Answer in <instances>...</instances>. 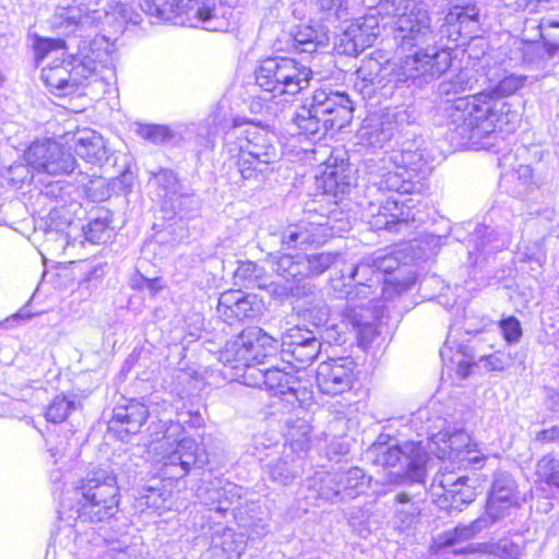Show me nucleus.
<instances>
[{
    "label": "nucleus",
    "instance_id": "nucleus-1",
    "mask_svg": "<svg viewBox=\"0 0 559 559\" xmlns=\"http://www.w3.org/2000/svg\"><path fill=\"white\" fill-rule=\"evenodd\" d=\"M393 37L399 48L408 52L400 60L396 81L421 86L451 67V52L442 48L443 33L432 27L430 15L420 3L406 0L403 8H396Z\"/></svg>",
    "mask_w": 559,
    "mask_h": 559
},
{
    "label": "nucleus",
    "instance_id": "nucleus-2",
    "mask_svg": "<svg viewBox=\"0 0 559 559\" xmlns=\"http://www.w3.org/2000/svg\"><path fill=\"white\" fill-rule=\"evenodd\" d=\"M68 45L63 39L38 38L34 44L36 62L52 57L51 63L43 68L45 83L59 94L73 93L85 80L96 75L103 50L97 39L82 40L78 51L71 53L61 64L55 63L59 55L64 56Z\"/></svg>",
    "mask_w": 559,
    "mask_h": 559
},
{
    "label": "nucleus",
    "instance_id": "nucleus-3",
    "mask_svg": "<svg viewBox=\"0 0 559 559\" xmlns=\"http://www.w3.org/2000/svg\"><path fill=\"white\" fill-rule=\"evenodd\" d=\"M368 191H395L400 194L420 192L423 179L431 171V163L425 150L416 143L373 157L366 164Z\"/></svg>",
    "mask_w": 559,
    "mask_h": 559
},
{
    "label": "nucleus",
    "instance_id": "nucleus-4",
    "mask_svg": "<svg viewBox=\"0 0 559 559\" xmlns=\"http://www.w3.org/2000/svg\"><path fill=\"white\" fill-rule=\"evenodd\" d=\"M225 145L237 158L236 167L243 182L260 186L272 174L278 159L277 150L266 130L247 123H235L226 133Z\"/></svg>",
    "mask_w": 559,
    "mask_h": 559
},
{
    "label": "nucleus",
    "instance_id": "nucleus-5",
    "mask_svg": "<svg viewBox=\"0 0 559 559\" xmlns=\"http://www.w3.org/2000/svg\"><path fill=\"white\" fill-rule=\"evenodd\" d=\"M354 104L345 92L318 88L306 98L290 119L294 131L308 140H320L329 131H338L353 118Z\"/></svg>",
    "mask_w": 559,
    "mask_h": 559
},
{
    "label": "nucleus",
    "instance_id": "nucleus-6",
    "mask_svg": "<svg viewBox=\"0 0 559 559\" xmlns=\"http://www.w3.org/2000/svg\"><path fill=\"white\" fill-rule=\"evenodd\" d=\"M159 411L153 416L157 417V421L152 420L148 425L147 431L152 442L163 443L160 449V462L166 469V474L170 477L182 478L192 467H202L205 462V453L201 444L191 437H185L180 440L176 438L182 432V427L178 421H174L167 416L171 413L173 406L167 401H162L157 407Z\"/></svg>",
    "mask_w": 559,
    "mask_h": 559
},
{
    "label": "nucleus",
    "instance_id": "nucleus-7",
    "mask_svg": "<svg viewBox=\"0 0 559 559\" xmlns=\"http://www.w3.org/2000/svg\"><path fill=\"white\" fill-rule=\"evenodd\" d=\"M444 108L448 127L459 134L461 139L476 141L486 138L497 129L498 122H508L514 118L502 103H492L486 94H473L471 97H459L453 102H445Z\"/></svg>",
    "mask_w": 559,
    "mask_h": 559
},
{
    "label": "nucleus",
    "instance_id": "nucleus-8",
    "mask_svg": "<svg viewBox=\"0 0 559 559\" xmlns=\"http://www.w3.org/2000/svg\"><path fill=\"white\" fill-rule=\"evenodd\" d=\"M147 14L162 21L210 32L227 27L219 0H140Z\"/></svg>",
    "mask_w": 559,
    "mask_h": 559
},
{
    "label": "nucleus",
    "instance_id": "nucleus-9",
    "mask_svg": "<svg viewBox=\"0 0 559 559\" xmlns=\"http://www.w3.org/2000/svg\"><path fill=\"white\" fill-rule=\"evenodd\" d=\"M78 491L82 497L75 511L79 522L96 524L117 513L120 490L114 472L105 468L88 472Z\"/></svg>",
    "mask_w": 559,
    "mask_h": 559
},
{
    "label": "nucleus",
    "instance_id": "nucleus-10",
    "mask_svg": "<svg viewBox=\"0 0 559 559\" xmlns=\"http://www.w3.org/2000/svg\"><path fill=\"white\" fill-rule=\"evenodd\" d=\"M255 82L273 96H295L310 85L312 70L288 57H270L255 68Z\"/></svg>",
    "mask_w": 559,
    "mask_h": 559
},
{
    "label": "nucleus",
    "instance_id": "nucleus-11",
    "mask_svg": "<svg viewBox=\"0 0 559 559\" xmlns=\"http://www.w3.org/2000/svg\"><path fill=\"white\" fill-rule=\"evenodd\" d=\"M373 463L379 466H405L402 478L423 484L426 478L428 453L421 442L407 441L399 444L389 436L381 435L369 449Z\"/></svg>",
    "mask_w": 559,
    "mask_h": 559
},
{
    "label": "nucleus",
    "instance_id": "nucleus-12",
    "mask_svg": "<svg viewBox=\"0 0 559 559\" xmlns=\"http://www.w3.org/2000/svg\"><path fill=\"white\" fill-rule=\"evenodd\" d=\"M263 384L274 396H280L287 404L304 406L312 400V383L305 371L294 366L280 368L272 366L259 370V380L253 385Z\"/></svg>",
    "mask_w": 559,
    "mask_h": 559
},
{
    "label": "nucleus",
    "instance_id": "nucleus-13",
    "mask_svg": "<svg viewBox=\"0 0 559 559\" xmlns=\"http://www.w3.org/2000/svg\"><path fill=\"white\" fill-rule=\"evenodd\" d=\"M425 448L427 452L440 460L459 461L474 468L480 467L486 459L485 455L479 454L465 429L456 425H449L438 432H432Z\"/></svg>",
    "mask_w": 559,
    "mask_h": 559
},
{
    "label": "nucleus",
    "instance_id": "nucleus-14",
    "mask_svg": "<svg viewBox=\"0 0 559 559\" xmlns=\"http://www.w3.org/2000/svg\"><path fill=\"white\" fill-rule=\"evenodd\" d=\"M25 159L36 171L50 176L73 175L78 167L70 148L50 140L33 143L25 153Z\"/></svg>",
    "mask_w": 559,
    "mask_h": 559
},
{
    "label": "nucleus",
    "instance_id": "nucleus-15",
    "mask_svg": "<svg viewBox=\"0 0 559 559\" xmlns=\"http://www.w3.org/2000/svg\"><path fill=\"white\" fill-rule=\"evenodd\" d=\"M414 121V111L409 109L388 110L365 119L359 138L362 144L370 148H382L404 126H409Z\"/></svg>",
    "mask_w": 559,
    "mask_h": 559
},
{
    "label": "nucleus",
    "instance_id": "nucleus-16",
    "mask_svg": "<svg viewBox=\"0 0 559 559\" xmlns=\"http://www.w3.org/2000/svg\"><path fill=\"white\" fill-rule=\"evenodd\" d=\"M365 215L372 228L393 233H401L411 222L416 221L413 209L394 197H389L379 204L370 202Z\"/></svg>",
    "mask_w": 559,
    "mask_h": 559
},
{
    "label": "nucleus",
    "instance_id": "nucleus-17",
    "mask_svg": "<svg viewBox=\"0 0 559 559\" xmlns=\"http://www.w3.org/2000/svg\"><path fill=\"white\" fill-rule=\"evenodd\" d=\"M468 481L464 476L453 479L452 475H442L441 478H435L432 489L438 508L452 514L461 512L464 506L472 503L476 498V490Z\"/></svg>",
    "mask_w": 559,
    "mask_h": 559
},
{
    "label": "nucleus",
    "instance_id": "nucleus-18",
    "mask_svg": "<svg viewBox=\"0 0 559 559\" xmlns=\"http://www.w3.org/2000/svg\"><path fill=\"white\" fill-rule=\"evenodd\" d=\"M355 362L350 358L323 361L318 366L317 384L326 395H337L348 391L354 381Z\"/></svg>",
    "mask_w": 559,
    "mask_h": 559
},
{
    "label": "nucleus",
    "instance_id": "nucleus-19",
    "mask_svg": "<svg viewBox=\"0 0 559 559\" xmlns=\"http://www.w3.org/2000/svg\"><path fill=\"white\" fill-rule=\"evenodd\" d=\"M486 81L490 83V85L478 94H486L492 103H502L509 109L508 114H513L514 118L508 122H498L500 124V130L512 131L515 129V126L519 121V112L512 108V105L504 100L506 97L513 95L519 90H521L525 82L526 76L520 74H506L502 78L490 76L486 74ZM504 114L507 110L503 109Z\"/></svg>",
    "mask_w": 559,
    "mask_h": 559
},
{
    "label": "nucleus",
    "instance_id": "nucleus-20",
    "mask_svg": "<svg viewBox=\"0 0 559 559\" xmlns=\"http://www.w3.org/2000/svg\"><path fill=\"white\" fill-rule=\"evenodd\" d=\"M158 406V402H152L147 406L138 401H131L127 405H118L114 408L109 428L120 435H134L140 431L150 415L159 414Z\"/></svg>",
    "mask_w": 559,
    "mask_h": 559
},
{
    "label": "nucleus",
    "instance_id": "nucleus-21",
    "mask_svg": "<svg viewBox=\"0 0 559 559\" xmlns=\"http://www.w3.org/2000/svg\"><path fill=\"white\" fill-rule=\"evenodd\" d=\"M515 502L516 484L514 479L509 473H497L487 499L486 514L491 519V522H497L509 513L510 508Z\"/></svg>",
    "mask_w": 559,
    "mask_h": 559
},
{
    "label": "nucleus",
    "instance_id": "nucleus-22",
    "mask_svg": "<svg viewBox=\"0 0 559 559\" xmlns=\"http://www.w3.org/2000/svg\"><path fill=\"white\" fill-rule=\"evenodd\" d=\"M272 235L280 238L284 248L297 249L309 245H321L325 241L328 234L323 223L300 221L282 227Z\"/></svg>",
    "mask_w": 559,
    "mask_h": 559
},
{
    "label": "nucleus",
    "instance_id": "nucleus-23",
    "mask_svg": "<svg viewBox=\"0 0 559 559\" xmlns=\"http://www.w3.org/2000/svg\"><path fill=\"white\" fill-rule=\"evenodd\" d=\"M72 5L67 8H59L57 19L60 20L59 26L75 32L78 29H85L93 24L99 22L103 15L107 16L108 13H102L95 9L103 0H71Z\"/></svg>",
    "mask_w": 559,
    "mask_h": 559
},
{
    "label": "nucleus",
    "instance_id": "nucleus-24",
    "mask_svg": "<svg viewBox=\"0 0 559 559\" xmlns=\"http://www.w3.org/2000/svg\"><path fill=\"white\" fill-rule=\"evenodd\" d=\"M377 271L382 275V295L385 299H392L411 288L414 284L412 276L400 277L403 273L400 261L394 254H372Z\"/></svg>",
    "mask_w": 559,
    "mask_h": 559
},
{
    "label": "nucleus",
    "instance_id": "nucleus-25",
    "mask_svg": "<svg viewBox=\"0 0 559 559\" xmlns=\"http://www.w3.org/2000/svg\"><path fill=\"white\" fill-rule=\"evenodd\" d=\"M479 10L475 5L454 7L444 17L441 33H447L449 39L457 40L465 35L472 37L478 31Z\"/></svg>",
    "mask_w": 559,
    "mask_h": 559
},
{
    "label": "nucleus",
    "instance_id": "nucleus-26",
    "mask_svg": "<svg viewBox=\"0 0 559 559\" xmlns=\"http://www.w3.org/2000/svg\"><path fill=\"white\" fill-rule=\"evenodd\" d=\"M378 22L374 16H365L352 23L343 33L341 44L348 55L358 53L370 47L378 36Z\"/></svg>",
    "mask_w": 559,
    "mask_h": 559
},
{
    "label": "nucleus",
    "instance_id": "nucleus-27",
    "mask_svg": "<svg viewBox=\"0 0 559 559\" xmlns=\"http://www.w3.org/2000/svg\"><path fill=\"white\" fill-rule=\"evenodd\" d=\"M254 300V296L245 295L240 290L224 292L216 310L225 322L231 324L235 320L241 321L255 316Z\"/></svg>",
    "mask_w": 559,
    "mask_h": 559
},
{
    "label": "nucleus",
    "instance_id": "nucleus-28",
    "mask_svg": "<svg viewBox=\"0 0 559 559\" xmlns=\"http://www.w3.org/2000/svg\"><path fill=\"white\" fill-rule=\"evenodd\" d=\"M259 335L258 326L245 329L236 340L226 343L221 360L235 369L245 368L246 377H251L248 344H251V340L257 341Z\"/></svg>",
    "mask_w": 559,
    "mask_h": 559
},
{
    "label": "nucleus",
    "instance_id": "nucleus-29",
    "mask_svg": "<svg viewBox=\"0 0 559 559\" xmlns=\"http://www.w3.org/2000/svg\"><path fill=\"white\" fill-rule=\"evenodd\" d=\"M393 68L386 62H381L376 58H366L361 60L359 68L356 71L357 81L355 86L361 93L370 95L376 88L383 87L389 81L388 76L391 75Z\"/></svg>",
    "mask_w": 559,
    "mask_h": 559
},
{
    "label": "nucleus",
    "instance_id": "nucleus-30",
    "mask_svg": "<svg viewBox=\"0 0 559 559\" xmlns=\"http://www.w3.org/2000/svg\"><path fill=\"white\" fill-rule=\"evenodd\" d=\"M483 78L478 69L474 67H464L449 79L443 80L438 85V94L444 102H453L463 97L466 92L475 90Z\"/></svg>",
    "mask_w": 559,
    "mask_h": 559
},
{
    "label": "nucleus",
    "instance_id": "nucleus-31",
    "mask_svg": "<svg viewBox=\"0 0 559 559\" xmlns=\"http://www.w3.org/2000/svg\"><path fill=\"white\" fill-rule=\"evenodd\" d=\"M76 154L86 163L103 165L108 160V150L100 134L91 129L78 131L73 138Z\"/></svg>",
    "mask_w": 559,
    "mask_h": 559
},
{
    "label": "nucleus",
    "instance_id": "nucleus-32",
    "mask_svg": "<svg viewBox=\"0 0 559 559\" xmlns=\"http://www.w3.org/2000/svg\"><path fill=\"white\" fill-rule=\"evenodd\" d=\"M493 522L485 513L468 524H459L453 530L439 534L431 546L432 549L439 551L441 549L455 546L460 543L469 540L478 535L481 531L489 527Z\"/></svg>",
    "mask_w": 559,
    "mask_h": 559
},
{
    "label": "nucleus",
    "instance_id": "nucleus-33",
    "mask_svg": "<svg viewBox=\"0 0 559 559\" xmlns=\"http://www.w3.org/2000/svg\"><path fill=\"white\" fill-rule=\"evenodd\" d=\"M348 278L356 286V296L361 295L362 298H369L374 294L373 287L382 284V275L377 271L372 255L365 257L359 263L353 266L348 273Z\"/></svg>",
    "mask_w": 559,
    "mask_h": 559
},
{
    "label": "nucleus",
    "instance_id": "nucleus-34",
    "mask_svg": "<svg viewBox=\"0 0 559 559\" xmlns=\"http://www.w3.org/2000/svg\"><path fill=\"white\" fill-rule=\"evenodd\" d=\"M423 499L419 493L400 491L394 496L393 510L395 518L404 525L415 523L421 513Z\"/></svg>",
    "mask_w": 559,
    "mask_h": 559
},
{
    "label": "nucleus",
    "instance_id": "nucleus-35",
    "mask_svg": "<svg viewBox=\"0 0 559 559\" xmlns=\"http://www.w3.org/2000/svg\"><path fill=\"white\" fill-rule=\"evenodd\" d=\"M346 304L342 308V317H343V323L350 324L355 330H357L359 333H368L372 330V326L370 324L371 313L370 310L365 308V305L361 304H354L355 298H357L356 293L353 290L348 292L346 295ZM358 298H361V295L358 296Z\"/></svg>",
    "mask_w": 559,
    "mask_h": 559
},
{
    "label": "nucleus",
    "instance_id": "nucleus-36",
    "mask_svg": "<svg viewBox=\"0 0 559 559\" xmlns=\"http://www.w3.org/2000/svg\"><path fill=\"white\" fill-rule=\"evenodd\" d=\"M258 331L260 332V335L257 336L258 340H251V344H248V349L250 354L249 361L251 369L250 376L254 378L259 377L260 370L257 369L254 366L263 364L267 357L272 356L276 352L278 346V340L269 335L259 326Z\"/></svg>",
    "mask_w": 559,
    "mask_h": 559
},
{
    "label": "nucleus",
    "instance_id": "nucleus-37",
    "mask_svg": "<svg viewBox=\"0 0 559 559\" xmlns=\"http://www.w3.org/2000/svg\"><path fill=\"white\" fill-rule=\"evenodd\" d=\"M341 500L354 499L364 493L370 485L371 478L359 467L340 471Z\"/></svg>",
    "mask_w": 559,
    "mask_h": 559
},
{
    "label": "nucleus",
    "instance_id": "nucleus-38",
    "mask_svg": "<svg viewBox=\"0 0 559 559\" xmlns=\"http://www.w3.org/2000/svg\"><path fill=\"white\" fill-rule=\"evenodd\" d=\"M354 181V176L348 166L328 165L324 171V187L326 192L345 194L349 191Z\"/></svg>",
    "mask_w": 559,
    "mask_h": 559
},
{
    "label": "nucleus",
    "instance_id": "nucleus-39",
    "mask_svg": "<svg viewBox=\"0 0 559 559\" xmlns=\"http://www.w3.org/2000/svg\"><path fill=\"white\" fill-rule=\"evenodd\" d=\"M321 342L318 337L304 343V345L293 347L290 350L282 353L283 359L288 366H293V361L299 364L294 366L296 370L305 371V367L310 365L320 354Z\"/></svg>",
    "mask_w": 559,
    "mask_h": 559
},
{
    "label": "nucleus",
    "instance_id": "nucleus-40",
    "mask_svg": "<svg viewBox=\"0 0 559 559\" xmlns=\"http://www.w3.org/2000/svg\"><path fill=\"white\" fill-rule=\"evenodd\" d=\"M286 440L290 443L294 452H304L309 449L310 444V424L302 418L292 419L286 421Z\"/></svg>",
    "mask_w": 559,
    "mask_h": 559
},
{
    "label": "nucleus",
    "instance_id": "nucleus-41",
    "mask_svg": "<svg viewBox=\"0 0 559 559\" xmlns=\"http://www.w3.org/2000/svg\"><path fill=\"white\" fill-rule=\"evenodd\" d=\"M235 284L241 287L264 288V270L252 261L240 262L234 272Z\"/></svg>",
    "mask_w": 559,
    "mask_h": 559
},
{
    "label": "nucleus",
    "instance_id": "nucleus-42",
    "mask_svg": "<svg viewBox=\"0 0 559 559\" xmlns=\"http://www.w3.org/2000/svg\"><path fill=\"white\" fill-rule=\"evenodd\" d=\"M338 472L318 473L312 479V485L317 488L318 495L329 501L341 500V484Z\"/></svg>",
    "mask_w": 559,
    "mask_h": 559
},
{
    "label": "nucleus",
    "instance_id": "nucleus-43",
    "mask_svg": "<svg viewBox=\"0 0 559 559\" xmlns=\"http://www.w3.org/2000/svg\"><path fill=\"white\" fill-rule=\"evenodd\" d=\"M504 178H511L512 180L518 181L512 191L516 197L524 195L530 190L538 187L540 182L539 177L534 173V169L530 165H520L518 169L513 170L511 174H507Z\"/></svg>",
    "mask_w": 559,
    "mask_h": 559
},
{
    "label": "nucleus",
    "instance_id": "nucleus-44",
    "mask_svg": "<svg viewBox=\"0 0 559 559\" xmlns=\"http://www.w3.org/2000/svg\"><path fill=\"white\" fill-rule=\"evenodd\" d=\"M323 40L320 39L318 32L311 26H300L293 34V48L300 53H313Z\"/></svg>",
    "mask_w": 559,
    "mask_h": 559
},
{
    "label": "nucleus",
    "instance_id": "nucleus-45",
    "mask_svg": "<svg viewBox=\"0 0 559 559\" xmlns=\"http://www.w3.org/2000/svg\"><path fill=\"white\" fill-rule=\"evenodd\" d=\"M478 550L500 559H521L523 556V547L510 539H501L498 543L490 544H478Z\"/></svg>",
    "mask_w": 559,
    "mask_h": 559
},
{
    "label": "nucleus",
    "instance_id": "nucleus-46",
    "mask_svg": "<svg viewBox=\"0 0 559 559\" xmlns=\"http://www.w3.org/2000/svg\"><path fill=\"white\" fill-rule=\"evenodd\" d=\"M495 238V233L492 229H489L487 226H477L475 228V231L473 234L472 241L474 242V251H469V257L475 253L476 254V261L479 255L484 254L489 255L496 251H499L501 249L498 245H491Z\"/></svg>",
    "mask_w": 559,
    "mask_h": 559
},
{
    "label": "nucleus",
    "instance_id": "nucleus-47",
    "mask_svg": "<svg viewBox=\"0 0 559 559\" xmlns=\"http://www.w3.org/2000/svg\"><path fill=\"white\" fill-rule=\"evenodd\" d=\"M135 132L153 144H166L175 138V132L165 124L139 123Z\"/></svg>",
    "mask_w": 559,
    "mask_h": 559
},
{
    "label": "nucleus",
    "instance_id": "nucleus-48",
    "mask_svg": "<svg viewBox=\"0 0 559 559\" xmlns=\"http://www.w3.org/2000/svg\"><path fill=\"white\" fill-rule=\"evenodd\" d=\"M76 408V402L74 399H70L66 395H57L48 405L45 417L50 423H62L64 421L71 412Z\"/></svg>",
    "mask_w": 559,
    "mask_h": 559
},
{
    "label": "nucleus",
    "instance_id": "nucleus-49",
    "mask_svg": "<svg viewBox=\"0 0 559 559\" xmlns=\"http://www.w3.org/2000/svg\"><path fill=\"white\" fill-rule=\"evenodd\" d=\"M336 257L337 254L330 252L304 254L307 278L323 274L335 262Z\"/></svg>",
    "mask_w": 559,
    "mask_h": 559
},
{
    "label": "nucleus",
    "instance_id": "nucleus-50",
    "mask_svg": "<svg viewBox=\"0 0 559 559\" xmlns=\"http://www.w3.org/2000/svg\"><path fill=\"white\" fill-rule=\"evenodd\" d=\"M109 224L110 218L108 212H105L103 216H96L90 221V223L83 227L86 240L93 243H100L109 238Z\"/></svg>",
    "mask_w": 559,
    "mask_h": 559
},
{
    "label": "nucleus",
    "instance_id": "nucleus-51",
    "mask_svg": "<svg viewBox=\"0 0 559 559\" xmlns=\"http://www.w3.org/2000/svg\"><path fill=\"white\" fill-rule=\"evenodd\" d=\"M269 474L274 483L281 486H287L293 483L298 472L294 468L292 462L285 457L270 464Z\"/></svg>",
    "mask_w": 559,
    "mask_h": 559
},
{
    "label": "nucleus",
    "instance_id": "nucleus-52",
    "mask_svg": "<svg viewBox=\"0 0 559 559\" xmlns=\"http://www.w3.org/2000/svg\"><path fill=\"white\" fill-rule=\"evenodd\" d=\"M316 337L314 333L310 330H305L299 325L292 326L281 335L282 353L290 350L293 347L304 345V343Z\"/></svg>",
    "mask_w": 559,
    "mask_h": 559
},
{
    "label": "nucleus",
    "instance_id": "nucleus-53",
    "mask_svg": "<svg viewBox=\"0 0 559 559\" xmlns=\"http://www.w3.org/2000/svg\"><path fill=\"white\" fill-rule=\"evenodd\" d=\"M536 473L540 480L548 485L559 487V460L550 455L544 456L537 463Z\"/></svg>",
    "mask_w": 559,
    "mask_h": 559
},
{
    "label": "nucleus",
    "instance_id": "nucleus-54",
    "mask_svg": "<svg viewBox=\"0 0 559 559\" xmlns=\"http://www.w3.org/2000/svg\"><path fill=\"white\" fill-rule=\"evenodd\" d=\"M154 180L158 189L159 197L173 198L179 191V181L176 174L169 169H160L154 175Z\"/></svg>",
    "mask_w": 559,
    "mask_h": 559
},
{
    "label": "nucleus",
    "instance_id": "nucleus-55",
    "mask_svg": "<svg viewBox=\"0 0 559 559\" xmlns=\"http://www.w3.org/2000/svg\"><path fill=\"white\" fill-rule=\"evenodd\" d=\"M539 28L540 37L548 46V51L554 53L559 50V21L545 17L542 20Z\"/></svg>",
    "mask_w": 559,
    "mask_h": 559
},
{
    "label": "nucleus",
    "instance_id": "nucleus-56",
    "mask_svg": "<svg viewBox=\"0 0 559 559\" xmlns=\"http://www.w3.org/2000/svg\"><path fill=\"white\" fill-rule=\"evenodd\" d=\"M304 317L316 326H322L328 323L330 318V308L321 298H313L310 306L304 309Z\"/></svg>",
    "mask_w": 559,
    "mask_h": 559
},
{
    "label": "nucleus",
    "instance_id": "nucleus-57",
    "mask_svg": "<svg viewBox=\"0 0 559 559\" xmlns=\"http://www.w3.org/2000/svg\"><path fill=\"white\" fill-rule=\"evenodd\" d=\"M138 499L142 506L152 509H159L164 503L160 489L153 486H143L139 490Z\"/></svg>",
    "mask_w": 559,
    "mask_h": 559
},
{
    "label": "nucleus",
    "instance_id": "nucleus-58",
    "mask_svg": "<svg viewBox=\"0 0 559 559\" xmlns=\"http://www.w3.org/2000/svg\"><path fill=\"white\" fill-rule=\"evenodd\" d=\"M484 367L489 371H502L511 365V357L502 352H496L490 355L480 356Z\"/></svg>",
    "mask_w": 559,
    "mask_h": 559
},
{
    "label": "nucleus",
    "instance_id": "nucleus-59",
    "mask_svg": "<svg viewBox=\"0 0 559 559\" xmlns=\"http://www.w3.org/2000/svg\"><path fill=\"white\" fill-rule=\"evenodd\" d=\"M318 10L326 14L328 17L335 16L337 20L344 16V0H310Z\"/></svg>",
    "mask_w": 559,
    "mask_h": 559
},
{
    "label": "nucleus",
    "instance_id": "nucleus-60",
    "mask_svg": "<svg viewBox=\"0 0 559 559\" xmlns=\"http://www.w3.org/2000/svg\"><path fill=\"white\" fill-rule=\"evenodd\" d=\"M500 328L508 343H516L522 336L520 321L515 317H509L500 321Z\"/></svg>",
    "mask_w": 559,
    "mask_h": 559
},
{
    "label": "nucleus",
    "instance_id": "nucleus-61",
    "mask_svg": "<svg viewBox=\"0 0 559 559\" xmlns=\"http://www.w3.org/2000/svg\"><path fill=\"white\" fill-rule=\"evenodd\" d=\"M295 254H281L272 259V267L274 272L284 280L289 274L292 264L294 263Z\"/></svg>",
    "mask_w": 559,
    "mask_h": 559
},
{
    "label": "nucleus",
    "instance_id": "nucleus-62",
    "mask_svg": "<svg viewBox=\"0 0 559 559\" xmlns=\"http://www.w3.org/2000/svg\"><path fill=\"white\" fill-rule=\"evenodd\" d=\"M134 555V550L124 540H117L112 543L108 550L107 557L111 559H124Z\"/></svg>",
    "mask_w": 559,
    "mask_h": 559
},
{
    "label": "nucleus",
    "instance_id": "nucleus-63",
    "mask_svg": "<svg viewBox=\"0 0 559 559\" xmlns=\"http://www.w3.org/2000/svg\"><path fill=\"white\" fill-rule=\"evenodd\" d=\"M305 262H304V253L295 254L294 263L290 266L289 274L286 276V281H293V282H300L305 278L306 272H305Z\"/></svg>",
    "mask_w": 559,
    "mask_h": 559
},
{
    "label": "nucleus",
    "instance_id": "nucleus-64",
    "mask_svg": "<svg viewBox=\"0 0 559 559\" xmlns=\"http://www.w3.org/2000/svg\"><path fill=\"white\" fill-rule=\"evenodd\" d=\"M114 14H117L126 23H140V15L129 4L118 3L114 9Z\"/></svg>",
    "mask_w": 559,
    "mask_h": 559
}]
</instances>
